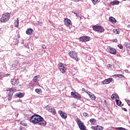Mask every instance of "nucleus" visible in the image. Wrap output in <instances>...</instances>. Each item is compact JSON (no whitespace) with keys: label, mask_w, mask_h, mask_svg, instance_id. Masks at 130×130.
<instances>
[{"label":"nucleus","mask_w":130,"mask_h":130,"mask_svg":"<svg viewBox=\"0 0 130 130\" xmlns=\"http://www.w3.org/2000/svg\"><path fill=\"white\" fill-rule=\"evenodd\" d=\"M92 128V129H94V130H98V126H91V127Z\"/></svg>","instance_id":"2f4dec72"},{"label":"nucleus","mask_w":130,"mask_h":130,"mask_svg":"<svg viewBox=\"0 0 130 130\" xmlns=\"http://www.w3.org/2000/svg\"><path fill=\"white\" fill-rule=\"evenodd\" d=\"M113 32L114 33H116V34H119V29H113Z\"/></svg>","instance_id":"7c9ffc66"},{"label":"nucleus","mask_w":130,"mask_h":130,"mask_svg":"<svg viewBox=\"0 0 130 130\" xmlns=\"http://www.w3.org/2000/svg\"><path fill=\"white\" fill-rule=\"evenodd\" d=\"M42 48H43V49H44V48H46V46H45V45H43L42 46Z\"/></svg>","instance_id":"37998d69"},{"label":"nucleus","mask_w":130,"mask_h":130,"mask_svg":"<svg viewBox=\"0 0 130 130\" xmlns=\"http://www.w3.org/2000/svg\"><path fill=\"white\" fill-rule=\"evenodd\" d=\"M123 1H126V0H123Z\"/></svg>","instance_id":"4d7b16f0"},{"label":"nucleus","mask_w":130,"mask_h":130,"mask_svg":"<svg viewBox=\"0 0 130 130\" xmlns=\"http://www.w3.org/2000/svg\"><path fill=\"white\" fill-rule=\"evenodd\" d=\"M40 75H37L34 77L33 80L36 83L38 82V79H39Z\"/></svg>","instance_id":"4be33fe9"},{"label":"nucleus","mask_w":130,"mask_h":130,"mask_svg":"<svg viewBox=\"0 0 130 130\" xmlns=\"http://www.w3.org/2000/svg\"><path fill=\"white\" fill-rule=\"evenodd\" d=\"M90 37L82 36L79 38V40L80 41H82V42H87V41H90Z\"/></svg>","instance_id":"6e6552de"},{"label":"nucleus","mask_w":130,"mask_h":130,"mask_svg":"<svg viewBox=\"0 0 130 130\" xmlns=\"http://www.w3.org/2000/svg\"><path fill=\"white\" fill-rule=\"evenodd\" d=\"M20 55V54L19 53H18V54H17V55Z\"/></svg>","instance_id":"6e6d98bb"},{"label":"nucleus","mask_w":130,"mask_h":130,"mask_svg":"<svg viewBox=\"0 0 130 130\" xmlns=\"http://www.w3.org/2000/svg\"><path fill=\"white\" fill-rule=\"evenodd\" d=\"M13 102H16V103L20 102V100H17L16 101H14Z\"/></svg>","instance_id":"79ce46f5"},{"label":"nucleus","mask_w":130,"mask_h":130,"mask_svg":"<svg viewBox=\"0 0 130 130\" xmlns=\"http://www.w3.org/2000/svg\"><path fill=\"white\" fill-rule=\"evenodd\" d=\"M125 101L127 103L128 106H130V101L129 100H125Z\"/></svg>","instance_id":"c9c22d12"},{"label":"nucleus","mask_w":130,"mask_h":130,"mask_svg":"<svg viewBox=\"0 0 130 130\" xmlns=\"http://www.w3.org/2000/svg\"><path fill=\"white\" fill-rule=\"evenodd\" d=\"M13 88L14 89V91H16L17 90V87H13Z\"/></svg>","instance_id":"09e8293b"},{"label":"nucleus","mask_w":130,"mask_h":130,"mask_svg":"<svg viewBox=\"0 0 130 130\" xmlns=\"http://www.w3.org/2000/svg\"><path fill=\"white\" fill-rule=\"evenodd\" d=\"M102 129H103V126L98 125V130H102Z\"/></svg>","instance_id":"72a5a7b5"},{"label":"nucleus","mask_w":130,"mask_h":130,"mask_svg":"<svg viewBox=\"0 0 130 130\" xmlns=\"http://www.w3.org/2000/svg\"><path fill=\"white\" fill-rule=\"evenodd\" d=\"M15 89H14V87L11 88H9V90H7V91H10L9 92H11V93H14V92H16L15 90H14Z\"/></svg>","instance_id":"bb28decb"},{"label":"nucleus","mask_w":130,"mask_h":130,"mask_svg":"<svg viewBox=\"0 0 130 130\" xmlns=\"http://www.w3.org/2000/svg\"><path fill=\"white\" fill-rule=\"evenodd\" d=\"M15 96L18 97L19 98H22L24 97V94L22 93V92H19V93H16L15 94Z\"/></svg>","instance_id":"aec40b11"},{"label":"nucleus","mask_w":130,"mask_h":130,"mask_svg":"<svg viewBox=\"0 0 130 130\" xmlns=\"http://www.w3.org/2000/svg\"><path fill=\"white\" fill-rule=\"evenodd\" d=\"M91 1L93 5H96V4H97V2H98V0H91Z\"/></svg>","instance_id":"473e14b6"},{"label":"nucleus","mask_w":130,"mask_h":130,"mask_svg":"<svg viewBox=\"0 0 130 130\" xmlns=\"http://www.w3.org/2000/svg\"><path fill=\"white\" fill-rule=\"evenodd\" d=\"M11 82L12 85H14V86H18V85H19V83H20L19 79H11Z\"/></svg>","instance_id":"1a4fd4ad"},{"label":"nucleus","mask_w":130,"mask_h":130,"mask_svg":"<svg viewBox=\"0 0 130 130\" xmlns=\"http://www.w3.org/2000/svg\"><path fill=\"white\" fill-rule=\"evenodd\" d=\"M71 95L73 96V98L75 99H77V100H80V99H82V96L80 94L75 91L71 92Z\"/></svg>","instance_id":"423d86ee"},{"label":"nucleus","mask_w":130,"mask_h":130,"mask_svg":"<svg viewBox=\"0 0 130 130\" xmlns=\"http://www.w3.org/2000/svg\"><path fill=\"white\" fill-rule=\"evenodd\" d=\"M19 129H20V130H22V129H23V127H19Z\"/></svg>","instance_id":"603ef678"},{"label":"nucleus","mask_w":130,"mask_h":130,"mask_svg":"<svg viewBox=\"0 0 130 130\" xmlns=\"http://www.w3.org/2000/svg\"><path fill=\"white\" fill-rule=\"evenodd\" d=\"M59 114H60V116L62 117V118H63L64 119H66L67 117H68V115H67L66 113H63L62 111L60 110L58 111Z\"/></svg>","instance_id":"9d476101"},{"label":"nucleus","mask_w":130,"mask_h":130,"mask_svg":"<svg viewBox=\"0 0 130 130\" xmlns=\"http://www.w3.org/2000/svg\"><path fill=\"white\" fill-rule=\"evenodd\" d=\"M83 116H85L86 117V116H88V113L86 112H84L83 113Z\"/></svg>","instance_id":"58836bf2"},{"label":"nucleus","mask_w":130,"mask_h":130,"mask_svg":"<svg viewBox=\"0 0 130 130\" xmlns=\"http://www.w3.org/2000/svg\"><path fill=\"white\" fill-rule=\"evenodd\" d=\"M76 121H77V124H78L80 129H81V130H86V126L85 125V124H84V123H83L82 122V121H81V120H80V119L77 118L76 119Z\"/></svg>","instance_id":"39448f33"},{"label":"nucleus","mask_w":130,"mask_h":130,"mask_svg":"<svg viewBox=\"0 0 130 130\" xmlns=\"http://www.w3.org/2000/svg\"><path fill=\"white\" fill-rule=\"evenodd\" d=\"M72 13H74V14H75V15L76 14H77L76 12H74V11H73Z\"/></svg>","instance_id":"5fc2aeb1"},{"label":"nucleus","mask_w":130,"mask_h":130,"mask_svg":"<svg viewBox=\"0 0 130 130\" xmlns=\"http://www.w3.org/2000/svg\"><path fill=\"white\" fill-rule=\"evenodd\" d=\"M111 99H113V100H114V99H116V98H118L116 96V94H113L111 95Z\"/></svg>","instance_id":"cd10ccee"},{"label":"nucleus","mask_w":130,"mask_h":130,"mask_svg":"<svg viewBox=\"0 0 130 130\" xmlns=\"http://www.w3.org/2000/svg\"><path fill=\"white\" fill-rule=\"evenodd\" d=\"M122 110H124V111H127V110L126 109V108H122Z\"/></svg>","instance_id":"a19ab883"},{"label":"nucleus","mask_w":130,"mask_h":130,"mask_svg":"<svg viewBox=\"0 0 130 130\" xmlns=\"http://www.w3.org/2000/svg\"><path fill=\"white\" fill-rule=\"evenodd\" d=\"M90 121L91 123L93 124V123H95V122H96V119H95L94 118H91L90 119Z\"/></svg>","instance_id":"c756f323"},{"label":"nucleus","mask_w":130,"mask_h":130,"mask_svg":"<svg viewBox=\"0 0 130 130\" xmlns=\"http://www.w3.org/2000/svg\"><path fill=\"white\" fill-rule=\"evenodd\" d=\"M109 20L110 22H111V23H112V24H115V23H116V19H115V18L114 17H110L109 18Z\"/></svg>","instance_id":"f3484780"},{"label":"nucleus","mask_w":130,"mask_h":130,"mask_svg":"<svg viewBox=\"0 0 130 130\" xmlns=\"http://www.w3.org/2000/svg\"><path fill=\"white\" fill-rule=\"evenodd\" d=\"M73 1H74V2H75L76 3H78L80 2L81 0H73Z\"/></svg>","instance_id":"c03bdc74"},{"label":"nucleus","mask_w":130,"mask_h":130,"mask_svg":"<svg viewBox=\"0 0 130 130\" xmlns=\"http://www.w3.org/2000/svg\"><path fill=\"white\" fill-rule=\"evenodd\" d=\"M69 56L72 57V58H73L75 59V60H76V61H79L80 60V58L78 57V54H77V52L75 51H71L69 53Z\"/></svg>","instance_id":"7ed1b4c3"},{"label":"nucleus","mask_w":130,"mask_h":130,"mask_svg":"<svg viewBox=\"0 0 130 130\" xmlns=\"http://www.w3.org/2000/svg\"><path fill=\"white\" fill-rule=\"evenodd\" d=\"M118 47H119V48L120 49H122V48H123V46L120 44L118 45Z\"/></svg>","instance_id":"4c0bfd02"},{"label":"nucleus","mask_w":130,"mask_h":130,"mask_svg":"<svg viewBox=\"0 0 130 130\" xmlns=\"http://www.w3.org/2000/svg\"><path fill=\"white\" fill-rule=\"evenodd\" d=\"M108 67L109 68H111V67H112V65L109 64Z\"/></svg>","instance_id":"8fccbe9b"},{"label":"nucleus","mask_w":130,"mask_h":130,"mask_svg":"<svg viewBox=\"0 0 130 130\" xmlns=\"http://www.w3.org/2000/svg\"><path fill=\"white\" fill-rule=\"evenodd\" d=\"M125 45H126V47H128L129 48H130V44H128L127 43H125Z\"/></svg>","instance_id":"e433bc0d"},{"label":"nucleus","mask_w":130,"mask_h":130,"mask_svg":"<svg viewBox=\"0 0 130 130\" xmlns=\"http://www.w3.org/2000/svg\"><path fill=\"white\" fill-rule=\"evenodd\" d=\"M58 68L60 70V72L62 73V74L66 73V71H67V67H64L62 63H60L58 64Z\"/></svg>","instance_id":"0eeeda50"},{"label":"nucleus","mask_w":130,"mask_h":130,"mask_svg":"<svg viewBox=\"0 0 130 130\" xmlns=\"http://www.w3.org/2000/svg\"><path fill=\"white\" fill-rule=\"evenodd\" d=\"M20 124H21V125H23V126H27V123H25L24 122H20Z\"/></svg>","instance_id":"f704fd0d"},{"label":"nucleus","mask_w":130,"mask_h":130,"mask_svg":"<svg viewBox=\"0 0 130 130\" xmlns=\"http://www.w3.org/2000/svg\"><path fill=\"white\" fill-rule=\"evenodd\" d=\"M82 91H84V92H86V90H85V88H82Z\"/></svg>","instance_id":"3c124183"},{"label":"nucleus","mask_w":130,"mask_h":130,"mask_svg":"<svg viewBox=\"0 0 130 130\" xmlns=\"http://www.w3.org/2000/svg\"><path fill=\"white\" fill-rule=\"evenodd\" d=\"M64 22L66 26H70L72 24V21L71 20L68 18L64 19Z\"/></svg>","instance_id":"4468645a"},{"label":"nucleus","mask_w":130,"mask_h":130,"mask_svg":"<svg viewBox=\"0 0 130 130\" xmlns=\"http://www.w3.org/2000/svg\"><path fill=\"white\" fill-rule=\"evenodd\" d=\"M29 121L34 124H39L41 126H45L46 125V121L40 115L34 114L30 118Z\"/></svg>","instance_id":"f257e3e1"},{"label":"nucleus","mask_w":130,"mask_h":130,"mask_svg":"<svg viewBox=\"0 0 130 130\" xmlns=\"http://www.w3.org/2000/svg\"><path fill=\"white\" fill-rule=\"evenodd\" d=\"M116 96H117V98H116V99H118V98H119V96H118V95H116Z\"/></svg>","instance_id":"864d4df0"},{"label":"nucleus","mask_w":130,"mask_h":130,"mask_svg":"<svg viewBox=\"0 0 130 130\" xmlns=\"http://www.w3.org/2000/svg\"><path fill=\"white\" fill-rule=\"evenodd\" d=\"M111 82H112V78H109L104 80L103 81V84L105 85L106 84H109L110 83H111Z\"/></svg>","instance_id":"9b49d317"},{"label":"nucleus","mask_w":130,"mask_h":130,"mask_svg":"<svg viewBox=\"0 0 130 130\" xmlns=\"http://www.w3.org/2000/svg\"><path fill=\"white\" fill-rule=\"evenodd\" d=\"M11 17V14L9 12H6L3 14L0 19V22L1 23H7L10 20Z\"/></svg>","instance_id":"f03ea898"},{"label":"nucleus","mask_w":130,"mask_h":130,"mask_svg":"<svg viewBox=\"0 0 130 130\" xmlns=\"http://www.w3.org/2000/svg\"><path fill=\"white\" fill-rule=\"evenodd\" d=\"M89 96L92 100H95V99H96V96L92 93H91V94H89Z\"/></svg>","instance_id":"393cba45"},{"label":"nucleus","mask_w":130,"mask_h":130,"mask_svg":"<svg viewBox=\"0 0 130 130\" xmlns=\"http://www.w3.org/2000/svg\"><path fill=\"white\" fill-rule=\"evenodd\" d=\"M32 33H33V29L32 28H28L26 31V34L27 35H31Z\"/></svg>","instance_id":"2eb2a0df"},{"label":"nucleus","mask_w":130,"mask_h":130,"mask_svg":"<svg viewBox=\"0 0 130 130\" xmlns=\"http://www.w3.org/2000/svg\"><path fill=\"white\" fill-rule=\"evenodd\" d=\"M46 110H48V111L50 112V110H51V109L52 108H51V107H50V106L48 105L46 106Z\"/></svg>","instance_id":"c85d7f7f"},{"label":"nucleus","mask_w":130,"mask_h":130,"mask_svg":"<svg viewBox=\"0 0 130 130\" xmlns=\"http://www.w3.org/2000/svg\"><path fill=\"white\" fill-rule=\"evenodd\" d=\"M13 92H9L8 95V101H11L12 100V98L13 97Z\"/></svg>","instance_id":"dca6fc26"},{"label":"nucleus","mask_w":130,"mask_h":130,"mask_svg":"<svg viewBox=\"0 0 130 130\" xmlns=\"http://www.w3.org/2000/svg\"><path fill=\"white\" fill-rule=\"evenodd\" d=\"M116 104L117 105H118V106H120V105H121V101H120L119 100H116Z\"/></svg>","instance_id":"a878e982"},{"label":"nucleus","mask_w":130,"mask_h":130,"mask_svg":"<svg viewBox=\"0 0 130 130\" xmlns=\"http://www.w3.org/2000/svg\"><path fill=\"white\" fill-rule=\"evenodd\" d=\"M42 24V22H40L39 21H37L36 22V25H41Z\"/></svg>","instance_id":"ea45409f"},{"label":"nucleus","mask_w":130,"mask_h":130,"mask_svg":"<svg viewBox=\"0 0 130 130\" xmlns=\"http://www.w3.org/2000/svg\"><path fill=\"white\" fill-rule=\"evenodd\" d=\"M114 42H117V39H114Z\"/></svg>","instance_id":"de8ad7c7"},{"label":"nucleus","mask_w":130,"mask_h":130,"mask_svg":"<svg viewBox=\"0 0 130 130\" xmlns=\"http://www.w3.org/2000/svg\"><path fill=\"white\" fill-rule=\"evenodd\" d=\"M18 61L16 60L14 61L12 64V69H15V68H17L18 66Z\"/></svg>","instance_id":"a211bd4d"},{"label":"nucleus","mask_w":130,"mask_h":130,"mask_svg":"<svg viewBox=\"0 0 130 130\" xmlns=\"http://www.w3.org/2000/svg\"><path fill=\"white\" fill-rule=\"evenodd\" d=\"M88 95L89 94H90L91 95V94H92L90 91H88L86 92Z\"/></svg>","instance_id":"49530a36"},{"label":"nucleus","mask_w":130,"mask_h":130,"mask_svg":"<svg viewBox=\"0 0 130 130\" xmlns=\"http://www.w3.org/2000/svg\"><path fill=\"white\" fill-rule=\"evenodd\" d=\"M50 112H51V113H52L54 115H55V114H56V112L55 111V109H54V108H52V109H51V110L50 111Z\"/></svg>","instance_id":"b1692460"},{"label":"nucleus","mask_w":130,"mask_h":130,"mask_svg":"<svg viewBox=\"0 0 130 130\" xmlns=\"http://www.w3.org/2000/svg\"><path fill=\"white\" fill-rule=\"evenodd\" d=\"M92 28L94 31H95L98 33H103V32L105 31V29H104V28H103V27H101V26L94 25L92 27Z\"/></svg>","instance_id":"20e7f679"},{"label":"nucleus","mask_w":130,"mask_h":130,"mask_svg":"<svg viewBox=\"0 0 130 130\" xmlns=\"http://www.w3.org/2000/svg\"><path fill=\"white\" fill-rule=\"evenodd\" d=\"M109 51L112 54H116V50L112 47L109 48Z\"/></svg>","instance_id":"f8f14e48"},{"label":"nucleus","mask_w":130,"mask_h":130,"mask_svg":"<svg viewBox=\"0 0 130 130\" xmlns=\"http://www.w3.org/2000/svg\"><path fill=\"white\" fill-rule=\"evenodd\" d=\"M35 92L38 94H41L42 93V90L40 88H36L35 89Z\"/></svg>","instance_id":"5701e85b"},{"label":"nucleus","mask_w":130,"mask_h":130,"mask_svg":"<svg viewBox=\"0 0 130 130\" xmlns=\"http://www.w3.org/2000/svg\"><path fill=\"white\" fill-rule=\"evenodd\" d=\"M119 1L117 0L114 1L112 2H111L109 4V6L110 7L111 6H114V5H119Z\"/></svg>","instance_id":"ddd939ff"},{"label":"nucleus","mask_w":130,"mask_h":130,"mask_svg":"<svg viewBox=\"0 0 130 130\" xmlns=\"http://www.w3.org/2000/svg\"><path fill=\"white\" fill-rule=\"evenodd\" d=\"M14 26L15 27H19V19H17L14 21Z\"/></svg>","instance_id":"412c9836"},{"label":"nucleus","mask_w":130,"mask_h":130,"mask_svg":"<svg viewBox=\"0 0 130 130\" xmlns=\"http://www.w3.org/2000/svg\"><path fill=\"white\" fill-rule=\"evenodd\" d=\"M76 16L77 17V18H79L80 17V15H79L78 14H76Z\"/></svg>","instance_id":"a18cd8bd"},{"label":"nucleus","mask_w":130,"mask_h":130,"mask_svg":"<svg viewBox=\"0 0 130 130\" xmlns=\"http://www.w3.org/2000/svg\"><path fill=\"white\" fill-rule=\"evenodd\" d=\"M115 77H116V78H119L120 79H122L123 78L124 79H125V77H124V76H123L122 74H116L114 75Z\"/></svg>","instance_id":"6ab92c4d"}]
</instances>
